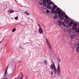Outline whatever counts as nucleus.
I'll use <instances>...</instances> for the list:
<instances>
[{
    "label": "nucleus",
    "instance_id": "nucleus-1",
    "mask_svg": "<svg viewBox=\"0 0 79 79\" xmlns=\"http://www.w3.org/2000/svg\"><path fill=\"white\" fill-rule=\"evenodd\" d=\"M53 63V64H52L51 65V68L52 70L54 69V74L56 75L57 74L58 75H60L61 74V71H60V65L58 64L57 69L56 68V67L55 65L53 63V62H52Z\"/></svg>",
    "mask_w": 79,
    "mask_h": 79
},
{
    "label": "nucleus",
    "instance_id": "nucleus-2",
    "mask_svg": "<svg viewBox=\"0 0 79 79\" xmlns=\"http://www.w3.org/2000/svg\"><path fill=\"white\" fill-rule=\"evenodd\" d=\"M56 10L57 11L56 14L57 15H61L62 13H61V11L59 8H57L56 9Z\"/></svg>",
    "mask_w": 79,
    "mask_h": 79
},
{
    "label": "nucleus",
    "instance_id": "nucleus-3",
    "mask_svg": "<svg viewBox=\"0 0 79 79\" xmlns=\"http://www.w3.org/2000/svg\"><path fill=\"white\" fill-rule=\"evenodd\" d=\"M46 42L47 44H48V47L50 50H52V46H51V44L50 42L48 41V40L47 39L46 40Z\"/></svg>",
    "mask_w": 79,
    "mask_h": 79
},
{
    "label": "nucleus",
    "instance_id": "nucleus-4",
    "mask_svg": "<svg viewBox=\"0 0 79 79\" xmlns=\"http://www.w3.org/2000/svg\"><path fill=\"white\" fill-rule=\"evenodd\" d=\"M49 2H50V0H43V3L44 6H45L46 5V3H48ZM45 2H46V3Z\"/></svg>",
    "mask_w": 79,
    "mask_h": 79
},
{
    "label": "nucleus",
    "instance_id": "nucleus-5",
    "mask_svg": "<svg viewBox=\"0 0 79 79\" xmlns=\"http://www.w3.org/2000/svg\"><path fill=\"white\" fill-rule=\"evenodd\" d=\"M64 15H65V13H64V14L62 13L61 15H59V16L60 17V19H61V20H63L64 19V17L63 16Z\"/></svg>",
    "mask_w": 79,
    "mask_h": 79
},
{
    "label": "nucleus",
    "instance_id": "nucleus-6",
    "mask_svg": "<svg viewBox=\"0 0 79 79\" xmlns=\"http://www.w3.org/2000/svg\"><path fill=\"white\" fill-rule=\"evenodd\" d=\"M56 8H57V6L56 5H54L53 6L51 10L52 11L55 10V9H56Z\"/></svg>",
    "mask_w": 79,
    "mask_h": 79
},
{
    "label": "nucleus",
    "instance_id": "nucleus-7",
    "mask_svg": "<svg viewBox=\"0 0 79 79\" xmlns=\"http://www.w3.org/2000/svg\"><path fill=\"white\" fill-rule=\"evenodd\" d=\"M64 22L66 24H68L69 23V20L68 19H66L64 20Z\"/></svg>",
    "mask_w": 79,
    "mask_h": 79
},
{
    "label": "nucleus",
    "instance_id": "nucleus-8",
    "mask_svg": "<svg viewBox=\"0 0 79 79\" xmlns=\"http://www.w3.org/2000/svg\"><path fill=\"white\" fill-rule=\"evenodd\" d=\"M39 32L40 34H42L43 33V30L42 28H39Z\"/></svg>",
    "mask_w": 79,
    "mask_h": 79
},
{
    "label": "nucleus",
    "instance_id": "nucleus-9",
    "mask_svg": "<svg viewBox=\"0 0 79 79\" xmlns=\"http://www.w3.org/2000/svg\"><path fill=\"white\" fill-rule=\"evenodd\" d=\"M7 74V72H5V73H4V76H3V79H7V78L6 77H5V75H6V74Z\"/></svg>",
    "mask_w": 79,
    "mask_h": 79
},
{
    "label": "nucleus",
    "instance_id": "nucleus-10",
    "mask_svg": "<svg viewBox=\"0 0 79 79\" xmlns=\"http://www.w3.org/2000/svg\"><path fill=\"white\" fill-rule=\"evenodd\" d=\"M73 22L71 21L69 23L68 25L69 27H71V25L73 24Z\"/></svg>",
    "mask_w": 79,
    "mask_h": 79
},
{
    "label": "nucleus",
    "instance_id": "nucleus-11",
    "mask_svg": "<svg viewBox=\"0 0 79 79\" xmlns=\"http://www.w3.org/2000/svg\"><path fill=\"white\" fill-rule=\"evenodd\" d=\"M15 11L11 10H9L8 13H9L10 14H11V13H14V12H15Z\"/></svg>",
    "mask_w": 79,
    "mask_h": 79
},
{
    "label": "nucleus",
    "instance_id": "nucleus-12",
    "mask_svg": "<svg viewBox=\"0 0 79 79\" xmlns=\"http://www.w3.org/2000/svg\"><path fill=\"white\" fill-rule=\"evenodd\" d=\"M47 7L48 9H51V8H52V6H51L50 5H48Z\"/></svg>",
    "mask_w": 79,
    "mask_h": 79
},
{
    "label": "nucleus",
    "instance_id": "nucleus-13",
    "mask_svg": "<svg viewBox=\"0 0 79 79\" xmlns=\"http://www.w3.org/2000/svg\"><path fill=\"white\" fill-rule=\"evenodd\" d=\"M54 19H58V16H57V15H55L54 16Z\"/></svg>",
    "mask_w": 79,
    "mask_h": 79
},
{
    "label": "nucleus",
    "instance_id": "nucleus-14",
    "mask_svg": "<svg viewBox=\"0 0 79 79\" xmlns=\"http://www.w3.org/2000/svg\"><path fill=\"white\" fill-rule=\"evenodd\" d=\"M44 64H47V60H45L44 61Z\"/></svg>",
    "mask_w": 79,
    "mask_h": 79
},
{
    "label": "nucleus",
    "instance_id": "nucleus-15",
    "mask_svg": "<svg viewBox=\"0 0 79 79\" xmlns=\"http://www.w3.org/2000/svg\"><path fill=\"white\" fill-rule=\"evenodd\" d=\"M76 51L77 52H79V46L77 48Z\"/></svg>",
    "mask_w": 79,
    "mask_h": 79
},
{
    "label": "nucleus",
    "instance_id": "nucleus-16",
    "mask_svg": "<svg viewBox=\"0 0 79 79\" xmlns=\"http://www.w3.org/2000/svg\"><path fill=\"white\" fill-rule=\"evenodd\" d=\"M73 26L75 27H76V26H77V24L75 23L73 24Z\"/></svg>",
    "mask_w": 79,
    "mask_h": 79
},
{
    "label": "nucleus",
    "instance_id": "nucleus-17",
    "mask_svg": "<svg viewBox=\"0 0 79 79\" xmlns=\"http://www.w3.org/2000/svg\"><path fill=\"white\" fill-rule=\"evenodd\" d=\"M74 36L73 35H72L71 36V39L72 40L73 39H74Z\"/></svg>",
    "mask_w": 79,
    "mask_h": 79
},
{
    "label": "nucleus",
    "instance_id": "nucleus-18",
    "mask_svg": "<svg viewBox=\"0 0 79 79\" xmlns=\"http://www.w3.org/2000/svg\"><path fill=\"white\" fill-rule=\"evenodd\" d=\"M52 13H56H56H57V11H55V10H54V11H52Z\"/></svg>",
    "mask_w": 79,
    "mask_h": 79
},
{
    "label": "nucleus",
    "instance_id": "nucleus-19",
    "mask_svg": "<svg viewBox=\"0 0 79 79\" xmlns=\"http://www.w3.org/2000/svg\"><path fill=\"white\" fill-rule=\"evenodd\" d=\"M52 2H49L48 3V5H51V4H52Z\"/></svg>",
    "mask_w": 79,
    "mask_h": 79
},
{
    "label": "nucleus",
    "instance_id": "nucleus-20",
    "mask_svg": "<svg viewBox=\"0 0 79 79\" xmlns=\"http://www.w3.org/2000/svg\"><path fill=\"white\" fill-rule=\"evenodd\" d=\"M24 13L27 15H29V14L27 12H25Z\"/></svg>",
    "mask_w": 79,
    "mask_h": 79
},
{
    "label": "nucleus",
    "instance_id": "nucleus-21",
    "mask_svg": "<svg viewBox=\"0 0 79 79\" xmlns=\"http://www.w3.org/2000/svg\"><path fill=\"white\" fill-rule=\"evenodd\" d=\"M64 17L66 19H68V17L66 15H64Z\"/></svg>",
    "mask_w": 79,
    "mask_h": 79
},
{
    "label": "nucleus",
    "instance_id": "nucleus-22",
    "mask_svg": "<svg viewBox=\"0 0 79 79\" xmlns=\"http://www.w3.org/2000/svg\"><path fill=\"white\" fill-rule=\"evenodd\" d=\"M62 25L63 26H64V27H65L66 26V25H65V24L64 23H62Z\"/></svg>",
    "mask_w": 79,
    "mask_h": 79
},
{
    "label": "nucleus",
    "instance_id": "nucleus-23",
    "mask_svg": "<svg viewBox=\"0 0 79 79\" xmlns=\"http://www.w3.org/2000/svg\"><path fill=\"white\" fill-rule=\"evenodd\" d=\"M46 12L48 14V13H50V12L49 11V10H46Z\"/></svg>",
    "mask_w": 79,
    "mask_h": 79
},
{
    "label": "nucleus",
    "instance_id": "nucleus-24",
    "mask_svg": "<svg viewBox=\"0 0 79 79\" xmlns=\"http://www.w3.org/2000/svg\"><path fill=\"white\" fill-rule=\"evenodd\" d=\"M15 31H16V29L14 28V29H13L12 30V32H15Z\"/></svg>",
    "mask_w": 79,
    "mask_h": 79
},
{
    "label": "nucleus",
    "instance_id": "nucleus-25",
    "mask_svg": "<svg viewBox=\"0 0 79 79\" xmlns=\"http://www.w3.org/2000/svg\"><path fill=\"white\" fill-rule=\"evenodd\" d=\"M77 28V27H73V30H76V28Z\"/></svg>",
    "mask_w": 79,
    "mask_h": 79
},
{
    "label": "nucleus",
    "instance_id": "nucleus-26",
    "mask_svg": "<svg viewBox=\"0 0 79 79\" xmlns=\"http://www.w3.org/2000/svg\"><path fill=\"white\" fill-rule=\"evenodd\" d=\"M59 24L60 25H61V24H62V22H61V21H60L59 22Z\"/></svg>",
    "mask_w": 79,
    "mask_h": 79
},
{
    "label": "nucleus",
    "instance_id": "nucleus-27",
    "mask_svg": "<svg viewBox=\"0 0 79 79\" xmlns=\"http://www.w3.org/2000/svg\"><path fill=\"white\" fill-rule=\"evenodd\" d=\"M15 19L16 20H18V16L15 17Z\"/></svg>",
    "mask_w": 79,
    "mask_h": 79
},
{
    "label": "nucleus",
    "instance_id": "nucleus-28",
    "mask_svg": "<svg viewBox=\"0 0 79 79\" xmlns=\"http://www.w3.org/2000/svg\"><path fill=\"white\" fill-rule=\"evenodd\" d=\"M77 32H79V29H78V30H77L76 31Z\"/></svg>",
    "mask_w": 79,
    "mask_h": 79
},
{
    "label": "nucleus",
    "instance_id": "nucleus-29",
    "mask_svg": "<svg viewBox=\"0 0 79 79\" xmlns=\"http://www.w3.org/2000/svg\"><path fill=\"white\" fill-rule=\"evenodd\" d=\"M39 4H40V5H42V3L41 2H39Z\"/></svg>",
    "mask_w": 79,
    "mask_h": 79
},
{
    "label": "nucleus",
    "instance_id": "nucleus-30",
    "mask_svg": "<svg viewBox=\"0 0 79 79\" xmlns=\"http://www.w3.org/2000/svg\"><path fill=\"white\" fill-rule=\"evenodd\" d=\"M7 69H8V67L6 69V71L5 72H7Z\"/></svg>",
    "mask_w": 79,
    "mask_h": 79
},
{
    "label": "nucleus",
    "instance_id": "nucleus-31",
    "mask_svg": "<svg viewBox=\"0 0 79 79\" xmlns=\"http://www.w3.org/2000/svg\"><path fill=\"white\" fill-rule=\"evenodd\" d=\"M58 60H59L60 62V61H61V59H60V58H59Z\"/></svg>",
    "mask_w": 79,
    "mask_h": 79
},
{
    "label": "nucleus",
    "instance_id": "nucleus-32",
    "mask_svg": "<svg viewBox=\"0 0 79 79\" xmlns=\"http://www.w3.org/2000/svg\"><path fill=\"white\" fill-rule=\"evenodd\" d=\"M53 75V72H51V75Z\"/></svg>",
    "mask_w": 79,
    "mask_h": 79
},
{
    "label": "nucleus",
    "instance_id": "nucleus-33",
    "mask_svg": "<svg viewBox=\"0 0 79 79\" xmlns=\"http://www.w3.org/2000/svg\"><path fill=\"white\" fill-rule=\"evenodd\" d=\"M23 75H22L21 76L22 79H23Z\"/></svg>",
    "mask_w": 79,
    "mask_h": 79
},
{
    "label": "nucleus",
    "instance_id": "nucleus-34",
    "mask_svg": "<svg viewBox=\"0 0 79 79\" xmlns=\"http://www.w3.org/2000/svg\"><path fill=\"white\" fill-rule=\"evenodd\" d=\"M39 26L40 27V29L42 28H41V27H40V25Z\"/></svg>",
    "mask_w": 79,
    "mask_h": 79
},
{
    "label": "nucleus",
    "instance_id": "nucleus-35",
    "mask_svg": "<svg viewBox=\"0 0 79 79\" xmlns=\"http://www.w3.org/2000/svg\"><path fill=\"white\" fill-rule=\"evenodd\" d=\"M77 46H79V43L77 44Z\"/></svg>",
    "mask_w": 79,
    "mask_h": 79
},
{
    "label": "nucleus",
    "instance_id": "nucleus-36",
    "mask_svg": "<svg viewBox=\"0 0 79 79\" xmlns=\"http://www.w3.org/2000/svg\"><path fill=\"white\" fill-rule=\"evenodd\" d=\"M38 25H39V26H40V24H39V23H38Z\"/></svg>",
    "mask_w": 79,
    "mask_h": 79
},
{
    "label": "nucleus",
    "instance_id": "nucleus-37",
    "mask_svg": "<svg viewBox=\"0 0 79 79\" xmlns=\"http://www.w3.org/2000/svg\"><path fill=\"white\" fill-rule=\"evenodd\" d=\"M17 78H18V77L17 78H15L14 79H17Z\"/></svg>",
    "mask_w": 79,
    "mask_h": 79
},
{
    "label": "nucleus",
    "instance_id": "nucleus-38",
    "mask_svg": "<svg viewBox=\"0 0 79 79\" xmlns=\"http://www.w3.org/2000/svg\"><path fill=\"white\" fill-rule=\"evenodd\" d=\"M44 13H46V12L44 11Z\"/></svg>",
    "mask_w": 79,
    "mask_h": 79
},
{
    "label": "nucleus",
    "instance_id": "nucleus-39",
    "mask_svg": "<svg viewBox=\"0 0 79 79\" xmlns=\"http://www.w3.org/2000/svg\"><path fill=\"white\" fill-rule=\"evenodd\" d=\"M18 79H21L20 78H19Z\"/></svg>",
    "mask_w": 79,
    "mask_h": 79
},
{
    "label": "nucleus",
    "instance_id": "nucleus-40",
    "mask_svg": "<svg viewBox=\"0 0 79 79\" xmlns=\"http://www.w3.org/2000/svg\"><path fill=\"white\" fill-rule=\"evenodd\" d=\"M1 42H0V44Z\"/></svg>",
    "mask_w": 79,
    "mask_h": 79
}]
</instances>
